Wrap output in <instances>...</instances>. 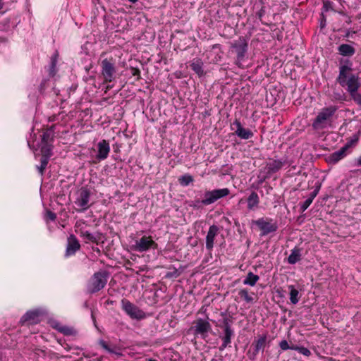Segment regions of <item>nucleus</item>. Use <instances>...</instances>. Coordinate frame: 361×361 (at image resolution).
<instances>
[{
	"label": "nucleus",
	"instance_id": "nucleus-29",
	"mask_svg": "<svg viewBox=\"0 0 361 361\" xmlns=\"http://www.w3.org/2000/svg\"><path fill=\"white\" fill-rule=\"evenodd\" d=\"M56 329L65 336H73L76 334V331L73 328L68 326L59 325L56 326Z\"/></svg>",
	"mask_w": 361,
	"mask_h": 361
},
{
	"label": "nucleus",
	"instance_id": "nucleus-26",
	"mask_svg": "<svg viewBox=\"0 0 361 361\" xmlns=\"http://www.w3.org/2000/svg\"><path fill=\"white\" fill-rule=\"evenodd\" d=\"M267 342V336L264 335L259 338L255 342L252 343L255 350V352H259V350H263L265 348Z\"/></svg>",
	"mask_w": 361,
	"mask_h": 361
},
{
	"label": "nucleus",
	"instance_id": "nucleus-25",
	"mask_svg": "<svg viewBox=\"0 0 361 361\" xmlns=\"http://www.w3.org/2000/svg\"><path fill=\"white\" fill-rule=\"evenodd\" d=\"M52 146L50 143H42L41 153L42 157L50 159L52 155Z\"/></svg>",
	"mask_w": 361,
	"mask_h": 361
},
{
	"label": "nucleus",
	"instance_id": "nucleus-5",
	"mask_svg": "<svg viewBox=\"0 0 361 361\" xmlns=\"http://www.w3.org/2000/svg\"><path fill=\"white\" fill-rule=\"evenodd\" d=\"M336 110L337 108L333 106L322 109L312 123L313 128L316 130L324 128L327 125L328 121Z\"/></svg>",
	"mask_w": 361,
	"mask_h": 361
},
{
	"label": "nucleus",
	"instance_id": "nucleus-2",
	"mask_svg": "<svg viewBox=\"0 0 361 361\" xmlns=\"http://www.w3.org/2000/svg\"><path fill=\"white\" fill-rule=\"evenodd\" d=\"M230 193V190L228 188H221L213 190L212 191H206L204 194V199L200 200H195L192 201L190 203V207L196 209H199L202 207V205H209L220 198L224 197L228 195Z\"/></svg>",
	"mask_w": 361,
	"mask_h": 361
},
{
	"label": "nucleus",
	"instance_id": "nucleus-40",
	"mask_svg": "<svg viewBox=\"0 0 361 361\" xmlns=\"http://www.w3.org/2000/svg\"><path fill=\"white\" fill-rule=\"evenodd\" d=\"M258 353L259 352H255V350H254L252 352L250 350H249L247 351V355L249 359L253 360L255 359V357H256L257 355L258 354Z\"/></svg>",
	"mask_w": 361,
	"mask_h": 361
},
{
	"label": "nucleus",
	"instance_id": "nucleus-12",
	"mask_svg": "<svg viewBox=\"0 0 361 361\" xmlns=\"http://www.w3.org/2000/svg\"><path fill=\"white\" fill-rule=\"evenodd\" d=\"M351 143H346L343 147L331 154L327 158V162L335 164L346 156V152L350 147Z\"/></svg>",
	"mask_w": 361,
	"mask_h": 361
},
{
	"label": "nucleus",
	"instance_id": "nucleus-44",
	"mask_svg": "<svg viewBox=\"0 0 361 361\" xmlns=\"http://www.w3.org/2000/svg\"><path fill=\"white\" fill-rule=\"evenodd\" d=\"M263 14H264V11H263V10H261V11H259V18H262V16H263Z\"/></svg>",
	"mask_w": 361,
	"mask_h": 361
},
{
	"label": "nucleus",
	"instance_id": "nucleus-32",
	"mask_svg": "<svg viewBox=\"0 0 361 361\" xmlns=\"http://www.w3.org/2000/svg\"><path fill=\"white\" fill-rule=\"evenodd\" d=\"M240 297L243 298L247 302H252L254 300L253 297L249 294L247 289H241L238 292Z\"/></svg>",
	"mask_w": 361,
	"mask_h": 361
},
{
	"label": "nucleus",
	"instance_id": "nucleus-19",
	"mask_svg": "<svg viewBox=\"0 0 361 361\" xmlns=\"http://www.w3.org/2000/svg\"><path fill=\"white\" fill-rule=\"evenodd\" d=\"M98 154L97 158L99 160H104L107 158L110 152V147L109 142L103 140L97 145Z\"/></svg>",
	"mask_w": 361,
	"mask_h": 361
},
{
	"label": "nucleus",
	"instance_id": "nucleus-46",
	"mask_svg": "<svg viewBox=\"0 0 361 361\" xmlns=\"http://www.w3.org/2000/svg\"><path fill=\"white\" fill-rule=\"evenodd\" d=\"M111 88H112V86H111V85H107V86H106V92H107V90H110V89H111Z\"/></svg>",
	"mask_w": 361,
	"mask_h": 361
},
{
	"label": "nucleus",
	"instance_id": "nucleus-8",
	"mask_svg": "<svg viewBox=\"0 0 361 361\" xmlns=\"http://www.w3.org/2000/svg\"><path fill=\"white\" fill-rule=\"evenodd\" d=\"M190 331H193L195 336H200L204 339L212 331V325L207 320L200 318L193 322V326L190 327Z\"/></svg>",
	"mask_w": 361,
	"mask_h": 361
},
{
	"label": "nucleus",
	"instance_id": "nucleus-14",
	"mask_svg": "<svg viewBox=\"0 0 361 361\" xmlns=\"http://www.w3.org/2000/svg\"><path fill=\"white\" fill-rule=\"evenodd\" d=\"M232 47L235 49L237 54V64L244 58L247 49V44L243 39H240L238 42L233 44Z\"/></svg>",
	"mask_w": 361,
	"mask_h": 361
},
{
	"label": "nucleus",
	"instance_id": "nucleus-42",
	"mask_svg": "<svg viewBox=\"0 0 361 361\" xmlns=\"http://www.w3.org/2000/svg\"><path fill=\"white\" fill-rule=\"evenodd\" d=\"M132 75L134 76H137V78H140V71L137 68H133L131 69Z\"/></svg>",
	"mask_w": 361,
	"mask_h": 361
},
{
	"label": "nucleus",
	"instance_id": "nucleus-20",
	"mask_svg": "<svg viewBox=\"0 0 361 361\" xmlns=\"http://www.w3.org/2000/svg\"><path fill=\"white\" fill-rule=\"evenodd\" d=\"M339 54L343 56H352L355 53V48L348 44H342L338 47Z\"/></svg>",
	"mask_w": 361,
	"mask_h": 361
},
{
	"label": "nucleus",
	"instance_id": "nucleus-38",
	"mask_svg": "<svg viewBox=\"0 0 361 361\" xmlns=\"http://www.w3.org/2000/svg\"><path fill=\"white\" fill-rule=\"evenodd\" d=\"M279 346L283 350H286L290 348L289 345H288V342H287V341H286V340H282L279 343Z\"/></svg>",
	"mask_w": 361,
	"mask_h": 361
},
{
	"label": "nucleus",
	"instance_id": "nucleus-9",
	"mask_svg": "<svg viewBox=\"0 0 361 361\" xmlns=\"http://www.w3.org/2000/svg\"><path fill=\"white\" fill-rule=\"evenodd\" d=\"M90 191L86 188H82L79 190L75 204L80 208V212H84L90 207Z\"/></svg>",
	"mask_w": 361,
	"mask_h": 361
},
{
	"label": "nucleus",
	"instance_id": "nucleus-24",
	"mask_svg": "<svg viewBox=\"0 0 361 361\" xmlns=\"http://www.w3.org/2000/svg\"><path fill=\"white\" fill-rule=\"evenodd\" d=\"M259 202L258 195L255 192H252L247 198V208L252 209L257 207Z\"/></svg>",
	"mask_w": 361,
	"mask_h": 361
},
{
	"label": "nucleus",
	"instance_id": "nucleus-7",
	"mask_svg": "<svg viewBox=\"0 0 361 361\" xmlns=\"http://www.w3.org/2000/svg\"><path fill=\"white\" fill-rule=\"evenodd\" d=\"M121 307L123 310L133 319L140 320L146 317L144 311L126 299H123L121 300Z\"/></svg>",
	"mask_w": 361,
	"mask_h": 361
},
{
	"label": "nucleus",
	"instance_id": "nucleus-41",
	"mask_svg": "<svg viewBox=\"0 0 361 361\" xmlns=\"http://www.w3.org/2000/svg\"><path fill=\"white\" fill-rule=\"evenodd\" d=\"M324 8L326 11H328L329 9L332 8V2L330 1H323Z\"/></svg>",
	"mask_w": 361,
	"mask_h": 361
},
{
	"label": "nucleus",
	"instance_id": "nucleus-4",
	"mask_svg": "<svg viewBox=\"0 0 361 361\" xmlns=\"http://www.w3.org/2000/svg\"><path fill=\"white\" fill-rule=\"evenodd\" d=\"M108 280V273L105 271L96 272L90 278L87 283V291L94 293L104 288Z\"/></svg>",
	"mask_w": 361,
	"mask_h": 361
},
{
	"label": "nucleus",
	"instance_id": "nucleus-31",
	"mask_svg": "<svg viewBox=\"0 0 361 361\" xmlns=\"http://www.w3.org/2000/svg\"><path fill=\"white\" fill-rule=\"evenodd\" d=\"M179 183L181 185L187 186L193 181L192 176L185 174L179 178Z\"/></svg>",
	"mask_w": 361,
	"mask_h": 361
},
{
	"label": "nucleus",
	"instance_id": "nucleus-21",
	"mask_svg": "<svg viewBox=\"0 0 361 361\" xmlns=\"http://www.w3.org/2000/svg\"><path fill=\"white\" fill-rule=\"evenodd\" d=\"M190 67L198 76L204 75L203 62L200 59H194L190 63Z\"/></svg>",
	"mask_w": 361,
	"mask_h": 361
},
{
	"label": "nucleus",
	"instance_id": "nucleus-36",
	"mask_svg": "<svg viewBox=\"0 0 361 361\" xmlns=\"http://www.w3.org/2000/svg\"><path fill=\"white\" fill-rule=\"evenodd\" d=\"M312 200L308 197L300 206V209L302 212H305L312 204Z\"/></svg>",
	"mask_w": 361,
	"mask_h": 361
},
{
	"label": "nucleus",
	"instance_id": "nucleus-33",
	"mask_svg": "<svg viewBox=\"0 0 361 361\" xmlns=\"http://www.w3.org/2000/svg\"><path fill=\"white\" fill-rule=\"evenodd\" d=\"M49 159H47V158H44V157H42L41 158V164L39 166H37V169H38V171L39 172V173L42 176L44 174V170L46 169L47 168V166L48 164V162H49Z\"/></svg>",
	"mask_w": 361,
	"mask_h": 361
},
{
	"label": "nucleus",
	"instance_id": "nucleus-27",
	"mask_svg": "<svg viewBox=\"0 0 361 361\" xmlns=\"http://www.w3.org/2000/svg\"><path fill=\"white\" fill-rule=\"evenodd\" d=\"M288 290H290V300L292 304H297L299 301V292L293 285H290L288 286Z\"/></svg>",
	"mask_w": 361,
	"mask_h": 361
},
{
	"label": "nucleus",
	"instance_id": "nucleus-1",
	"mask_svg": "<svg viewBox=\"0 0 361 361\" xmlns=\"http://www.w3.org/2000/svg\"><path fill=\"white\" fill-rule=\"evenodd\" d=\"M352 68L348 66L343 65L339 68V75L337 82L341 86L347 87L349 92L357 91L360 86V80L357 75L349 73Z\"/></svg>",
	"mask_w": 361,
	"mask_h": 361
},
{
	"label": "nucleus",
	"instance_id": "nucleus-35",
	"mask_svg": "<svg viewBox=\"0 0 361 361\" xmlns=\"http://www.w3.org/2000/svg\"><path fill=\"white\" fill-rule=\"evenodd\" d=\"M353 100L358 104L359 105H361V94L357 92V91L351 92H349Z\"/></svg>",
	"mask_w": 361,
	"mask_h": 361
},
{
	"label": "nucleus",
	"instance_id": "nucleus-22",
	"mask_svg": "<svg viewBox=\"0 0 361 361\" xmlns=\"http://www.w3.org/2000/svg\"><path fill=\"white\" fill-rule=\"evenodd\" d=\"M301 259V251L298 247H294L291 250L290 255L288 257V262L290 264H294Z\"/></svg>",
	"mask_w": 361,
	"mask_h": 361
},
{
	"label": "nucleus",
	"instance_id": "nucleus-3",
	"mask_svg": "<svg viewBox=\"0 0 361 361\" xmlns=\"http://www.w3.org/2000/svg\"><path fill=\"white\" fill-rule=\"evenodd\" d=\"M224 317L221 324L219 326L223 328L224 335L221 337L222 343L219 347V350L223 351L231 343V338L234 335V331L231 327L233 324V317H228L225 313H221Z\"/></svg>",
	"mask_w": 361,
	"mask_h": 361
},
{
	"label": "nucleus",
	"instance_id": "nucleus-49",
	"mask_svg": "<svg viewBox=\"0 0 361 361\" xmlns=\"http://www.w3.org/2000/svg\"><path fill=\"white\" fill-rule=\"evenodd\" d=\"M3 8V3L1 0H0V10Z\"/></svg>",
	"mask_w": 361,
	"mask_h": 361
},
{
	"label": "nucleus",
	"instance_id": "nucleus-10",
	"mask_svg": "<svg viewBox=\"0 0 361 361\" xmlns=\"http://www.w3.org/2000/svg\"><path fill=\"white\" fill-rule=\"evenodd\" d=\"M157 244L152 240L151 236H142L135 241V250L142 252L149 250L150 248L156 249Z\"/></svg>",
	"mask_w": 361,
	"mask_h": 361
},
{
	"label": "nucleus",
	"instance_id": "nucleus-45",
	"mask_svg": "<svg viewBox=\"0 0 361 361\" xmlns=\"http://www.w3.org/2000/svg\"><path fill=\"white\" fill-rule=\"evenodd\" d=\"M357 164L359 166H361V156L359 157L358 160H357Z\"/></svg>",
	"mask_w": 361,
	"mask_h": 361
},
{
	"label": "nucleus",
	"instance_id": "nucleus-37",
	"mask_svg": "<svg viewBox=\"0 0 361 361\" xmlns=\"http://www.w3.org/2000/svg\"><path fill=\"white\" fill-rule=\"evenodd\" d=\"M297 350H298V352L302 354L303 355L310 356L311 355L310 350L309 349H307V348L300 347V348H297Z\"/></svg>",
	"mask_w": 361,
	"mask_h": 361
},
{
	"label": "nucleus",
	"instance_id": "nucleus-17",
	"mask_svg": "<svg viewBox=\"0 0 361 361\" xmlns=\"http://www.w3.org/2000/svg\"><path fill=\"white\" fill-rule=\"evenodd\" d=\"M233 125L236 126L235 133L241 139L247 140L253 136L252 132L249 129L243 128L239 121L235 120Z\"/></svg>",
	"mask_w": 361,
	"mask_h": 361
},
{
	"label": "nucleus",
	"instance_id": "nucleus-15",
	"mask_svg": "<svg viewBox=\"0 0 361 361\" xmlns=\"http://www.w3.org/2000/svg\"><path fill=\"white\" fill-rule=\"evenodd\" d=\"M285 164V161L273 159L266 164L264 169L267 171V176H270L273 173L279 171Z\"/></svg>",
	"mask_w": 361,
	"mask_h": 361
},
{
	"label": "nucleus",
	"instance_id": "nucleus-47",
	"mask_svg": "<svg viewBox=\"0 0 361 361\" xmlns=\"http://www.w3.org/2000/svg\"><path fill=\"white\" fill-rule=\"evenodd\" d=\"M145 361H157V360L152 359V358H148V359H146Z\"/></svg>",
	"mask_w": 361,
	"mask_h": 361
},
{
	"label": "nucleus",
	"instance_id": "nucleus-28",
	"mask_svg": "<svg viewBox=\"0 0 361 361\" xmlns=\"http://www.w3.org/2000/svg\"><path fill=\"white\" fill-rule=\"evenodd\" d=\"M99 345L104 349L106 351H107L108 353H112V354H115L116 355H118V356H121L122 354L119 352H117L116 350V346H114L113 348L110 347L107 343L106 341H104V340H99Z\"/></svg>",
	"mask_w": 361,
	"mask_h": 361
},
{
	"label": "nucleus",
	"instance_id": "nucleus-48",
	"mask_svg": "<svg viewBox=\"0 0 361 361\" xmlns=\"http://www.w3.org/2000/svg\"><path fill=\"white\" fill-rule=\"evenodd\" d=\"M130 3H135L137 2L138 0H128Z\"/></svg>",
	"mask_w": 361,
	"mask_h": 361
},
{
	"label": "nucleus",
	"instance_id": "nucleus-11",
	"mask_svg": "<svg viewBox=\"0 0 361 361\" xmlns=\"http://www.w3.org/2000/svg\"><path fill=\"white\" fill-rule=\"evenodd\" d=\"M254 224L261 230V235H266L270 233L275 232L278 229L276 223L273 222L271 219L267 221L263 218H260L255 221Z\"/></svg>",
	"mask_w": 361,
	"mask_h": 361
},
{
	"label": "nucleus",
	"instance_id": "nucleus-6",
	"mask_svg": "<svg viewBox=\"0 0 361 361\" xmlns=\"http://www.w3.org/2000/svg\"><path fill=\"white\" fill-rule=\"evenodd\" d=\"M101 74L104 82H111L114 80L116 73L114 60L104 59L101 62Z\"/></svg>",
	"mask_w": 361,
	"mask_h": 361
},
{
	"label": "nucleus",
	"instance_id": "nucleus-51",
	"mask_svg": "<svg viewBox=\"0 0 361 361\" xmlns=\"http://www.w3.org/2000/svg\"><path fill=\"white\" fill-rule=\"evenodd\" d=\"M219 361H223V357L221 355L220 356Z\"/></svg>",
	"mask_w": 361,
	"mask_h": 361
},
{
	"label": "nucleus",
	"instance_id": "nucleus-39",
	"mask_svg": "<svg viewBox=\"0 0 361 361\" xmlns=\"http://www.w3.org/2000/svg\"><path fill=\"white\" fill-rule=\"evenodd\" d=\"M46 216L51 221H55L56 219V214L51 211H47L46 213Z\"/></svg>",
	"mask_w": 361,
	"mask_h": 361
},
{
	"label": "nucleus",
	"instance_id": "nucleus-50",
	"mask_svg": "<svg viewBox=\"0 0 361 361\" xmlns=\"http://www.w3.org/2000/svg\"><path fill=\"white\" fill-rule=\"evenodd\" d=\"M211 361H219V360L216 359L215 357L212 358Z\"/></svg>",
	"mask_w": 361,
	"mask_h": 361
},
{
	"label": "nucleus",
	"instance_id": "nucleus-13",
	"mask_svg": "<svg viewBox=\"0 0 361 361\" xmlns=\"http://www.w3.org/2000/svg\"><path fill=\"white\" fill-rule=\"evenodd\" d=\"M80 248L79 241L74 235H70L67 240V246L65 256L69 257L75 255V253Z\"/></svg>",
	"mask_w": 361,
	"mask_h": 361
},
{
	"label": "nucleus",
	"instance_id": "nucleus-18",
	"mask_svg": "<svg viewBox=\"0 0 361 361\" xmlns=\"http://www.w3.org/2000/svg\"><path fill=\"white\" fill-rule=\"evenodd\" d=\"M219 232V228L216 225H212L209 227L206 236V248L209 250H212L214 247V238Z\"/></svg>",
	"mask_w": 361,
	"mask_h": 361
},
{
	"label": "nucleus",
	"instance_id": "nucleus-30",
	"mask_svg": "<svg viewBox=\"0 0 361 361\" xmlns=\"http://www.w3.org/2000/svg\"><path fill=\"white\" fill-rule=\"evenodd\" d=\"M54 132L51 129H48L44 132L42 137V143H50L53 140Z\"/></svg>",
	"mask_w": 361,
	"mask_h": 361
},
{
	"label": "nucleus",
	"instance_id": "nucleus-43",
	"mask_svg": "<svg viewBox=\"0 0 361 361\" xmlns=\"http://www.w3.org/2000/svg\"><path fill=\"white\" fill-rule=\"evenodd\" d=\"M318 191L319 190L318 189H316L314 190L310 195V197L309 198L311 199L312 201L315 198V197L318 194Z\"/></svg>",
	"mask_w": 361,
	"mask_h": 361
},
{
	"label": "nucleus",
	"instance_id": "nucleus-23",
	"mask_svg": "<svg viewBox=\"0 0 361 361\" xmlns=\"http://www.w3.org/2000/svg\"><path fill=\"white\" fill-rule=\"evenodd\" d=\"M259 277L258 275L253 274L250 271L247 273L245 279L243 280L244 285H248L250 286H254L256 283L259 281Z\"/></svg>",
	"mask_w": 361,
	"mask_h": 361
},
{
	"label": "nucleus",
	"instance_id": "nucleus-16",
	"mask_svg": "<svg viewBox=\"0 0 361 361\" xmlns=\"http://www.w3.org/2000/svg\"><path fill=\"white\" fill-rule=\"evenodd\" d=\"M40 312L38 310H32L27 312L20 319V322L22 324L25 323L37 324L39 322Z\"/></svg>",
	"mask_w": 361,
	"mask_h": 361
},
{
	"label": "nucleus",
	"instance_id": "nucleus-34",
	"mask_svg": "<svg viewBox=\"0 0 361 361\" xmlns=\"http://www.w3.org/2000/svg\"><path fill=\"white\" fill-rule=\"evenodd\" d=\"M80 235L84 237L86 240H87L89 241H91V242H93V243L97 241L96 237L94 236L93 234H92L91 233H90L87 231H81L80 232Z\"/></svg>",
	"mask_w": 361,
	"mask_h": 361
}]
</instances>
